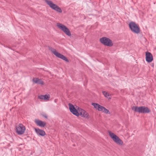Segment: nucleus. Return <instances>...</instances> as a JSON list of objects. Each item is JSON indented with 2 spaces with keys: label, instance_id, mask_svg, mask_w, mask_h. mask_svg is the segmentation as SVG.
Here are the masks:
<instances>
[{
  "label": "nucleus",
  "instance_id": "nucleus-20",
  "mask_svg": "<svg viewBox=\"0 0 156 156\" xmlns=\"http://www.w3.org/2000/svg\"><path fill=\"white\" fill-rule=\"evenodd\" d=\"M41 115L46 119L48 118L47 115L46 113H42L41 114Z\"/></svg>",
  "mask_w": 156,
  "mask_h": 156
},
{
  "label": "nucleus",
  "instance_id": "nucleus-13",
  "mask_svg": "<svg viewBox=\"0 0 156 156\" xmlns=\"http://www.w3.org/2000/svg\"><path fill=\"white\" fill-rule=\"evenodd\" d=\"M33 81L35 83L41 85H43L44 84V82L41 79H39L38 78H34L33 80Z\"/></svg>",
  "mask_w": 156,
  "mask_h": 156
},
{
  "label": "nucleus",
  "instance_id": "nucleus-22",
  "mask_svg": "<svg viewBox=\"0 0 156 156\" xmlns=\"http://www.w3.org/2000/svg\"><path fill=\"white\" fill-rule=\"evenodd\" d=\"M154 66V64H153L152 65V66Z\"/></svg>",
  "mask_w": 156,
  "mask_h": 156
},
{
  "label": "nucleus",
  "instance_id": "nucleus-6",
  "mask_svg": "<svg viewBox=\"0 0 156 156\" xmlns=\"http://www.w3.org/2000/svg\"><path fill=\"white\" fill-rule=\"evenodd\" d=\"M49 50L57 57L62 59L66 62H69V60L67 57L57 52L55 49L52 48H50Z\"/></svg>",
  "mask_w": 156,
  "mask_h": 156
},
{
  "label": "nucleus",
  "instance_id": "nucleus-16",
  "mask_svg": "<svg viewBox=\"0 0 156 156\" xmlns=\"http://www.w3.org/2000/svg\"><path fill=\"white\" fill-rule=\"evenodd\" d=\"M92 105L94 106V108L97 110H98V108L100 105L98 104L94 103H92Z\"/></svg>",
  "mask_w": 156,
  "mask_h": 156
},
{
  "label": "nucleus",
  "instance_id": "nucleus-4",
  "mask_svg": "<svg viewBox=\"0 0 156 156\" xmlns=\"http://www.w3.org/2000/svg\"><path fill=\"white\" fill-rule=\"evenodd\" d=\"M108 133L110 137L116 144L121 145H123V142L118 136L110 131H108Z\"/></svg>",
  "mask_w": 156,
  "mask_h": 156
},
{
  "label": "nucleus",
  "instance_id": "nucleus-21",
  "mask_svg": "<svg viewBox=\"0 0 156 156\" xmlns=\"http://www.w3.org/2000/svg\"><path fill=\"white\" fill-rule=\"evenodd\" d=\"M38 97L39 99L44 100V95H41L39 96Z\"/></svg>",
  "mask_w": 156,
  "mask_h": 156
},
{
  "label": "nucleus",
  "instance_id": "nucleus-2",
  "mask_svg": "<svg viewBox=\"0 0 156 156\" xmlns=\"http://www.w3.org/2000/svg\"><path fill=\"white\" fill-rule=\"evenodd\" d=\"M132 110L135 112L143 114L149 113L151 111L148 107L144 106H133L132 108Z\"/></svg>",
  "mask_w": 156,
  "mask_h": 156
},
{
  "label": "nucleus",
  "instance_id": "nucleus-10",
  "mask_svg": "<svg viewBox=\"0 0 156 156\" xmlns=\"http://www.w3.org/2000/svg\"><path fill=\"white\" fill-rule=\"evenodd\" d=\"M35 130L37 134L40 136H44L46 134L45 131L39 128H35Z\"/></svg>",
  "mask_w": 156,
  "mask_h": 156
},
{
  "label": "nucleus",
  "instance_id": "nucleus-15",
  "mask_svg": "<svg viewBox=\"0 0 156 156\" xmlns=\"http://www.w3.org/2000/svg\"><path fill=\"white\" fill-rule=\"evenodd\" d=\"M54 10L59 13H61L62 12L61 8L58 5Z\"/></svg>",
  "mask_w": 156,
  "mask_h": 156
},
{
  "label": "nucleus",
  "instance_id": "nucleus-1",
  "mask_svg": "<svg viewBox=\"0 0 156 156\" xmlns=\"http://www.w3.org/2000/svg\"><path fill=\"white\" fill-rule=\"evenodd\" d=\"M70 111L74 115L76 116H81L82 117L88 118L89 115L88 113L81 108L76 105V108L72 104H69Z\"/></svg>",
  "mask_w": 156,
  "mask_h": 156
},
{
  "label": "nucleus",
  "instance_id": "nucleus-17",
  "mask_svg": "<svg viewBox=\"0 0 156 156\" xmlns=\"http://www.w3.org/2000/svg\"><path fill=\"white\" fill-rule=\"evenodd\" d=\"M103 109L104 110H103V111L102 112H103L106 114H110V112L105 107H104Z\"/></svg>",
  "mask_w": 156,
  "mask_h": 156
},
{
  "label": "nucleus",
  "instance_id": "nucleus-5",
  "mask_svg": "<svg viewBox=\"0 0 156 156\" xmlns=\"http://www.w3.org/2000/svg\"><path fill=\"white\" fill-rule=\"evenodd\" d=\"M100 41L103 45L107 46L110 47L113 45L112 41L107 37H103L100 38Z\"/></svg>",
  "mask_w": 156,
  "mask_h": 156
},
{
  "label": "nucleus",
  "instance_id": "nucleus-12",
  "mask_svg": "<svg viewBox=\"0 0 156 156\" xmlns=\"http://www.w3.org/2000/svg\"><path fill=\"white\" fill-rule=\"evenodd\" d=\"M35 122L37 126L41 127H44L46 125L45 122L39 120H36Z\"/></svg>",
  "mask_w": 156,
  "mask_h": 156
},
{
  "label": "nucleus",
  "instance_id": "nucleus-19",
  "mask_svg": "<svg viewBox=\"0 0 156 156\" xmlns=\"http://www.w3.org/2000/svg\"><path fill=\"white\" fill-rule=\"evenodd\" d=\"M44 100H48L50 98L49 95H44Z\"/></svg>",
  "mask_w": 156,
  "mask_h": 156
},
{
  "label": "nucleus",
  "instance_id": "nucleus-14",
  "mask_svg": "<svg viewBox=\"0 0 156 156\" xmlns=\"http://www.w3.org/2000/svg\"><path fill=\"white\" fill-rule=\"evenodd\" d=\"M102 93L105 96V97L107 98H108L109 99H111V98L109 97L110 95L107 92L105 91H103L102 92Z\"/></svg>",
  "mask_w": 156,
  "mask_h": 156
},
{
  "label": "nucleus",
  "instance_id": "nucleus-18",
  "mask_svg": "<svg viewBox=\"0 0 156 156\" xmlns=\"http://www.w3.org/2000/svg\"><path fill=\"white\" fill-rule=\"evenodd\" d=\"M104 107L100 105L98 108V110L99 111H102L103 112L104 108Z\"/></svg>",
  "mask_w": 156,
  "mask_h": 156
},
{
  "label": "nucleus",
  "instance_id": "nucleus-9",
  "mask_svg": "<svg viewBox=\"0 0 156 156\" xmlns=\"http://www.w3.org/2000/svg\"><path fill=\"white\" fill-rule=\"evenodd\" d=\"M153 57L151 53L148 51L146 52V60L148 63L151 62L153 60Z\"/></svg>",
  "mask_w": 156,
  "mask_h": 156
},
{
  "label": "nucleus",
  "instance_id": "nucleus-7",
  "mask_svg": "<svg viewBox=\"0 0 156 156\" xmlns=\"http://www.w3.org/2000/svg\"><path fill=\"white\" fill-rule=\"evenodd\" d=\"M57 26L66 35L68 36L71 35V33L69 29L66 26L60 23H57Z\"/></svg>",
  "mask_w": 156,
  "mask_h": 156
},
{
  "label": "nucleus",
  "instance_id": "nucleus-11",
  "mask_svg": "<svg viewBox=\"0 0 156 156\" xmlns=\"http://www.w3.org/2000/svg\"><path fill=\"white\" fill-rule=\"evenodd\" d=\"M46 3L49 6V7L52 9L54 10L57 5L54 4L53 2L50 0H46L45 1Z\"/></svg>",
  "mask_w": 156,
  "mask_h": 156
},
{
  "label": "nucleus",
  "instance_id": "nucleus-23",
  "mask_svg": "<svg viewBox=\"0 0 156 156\" xmlns=\"http://www.w3.org/2000/svg\"><path fill=\"white\" fill-rule=\"evenodd\" d=\"M73 146H75V145H73Z\"/></svg>",
  "mask_w": 156,
  "mask_h": 156
},
{
  "label": "nucleus",
  "instance_id": "nucleus-8",
  "mask_svg": "<svg viewBox=\"0 0 156 156\" xmlns=\"http://www.w3.org/2000/svg\"><path fill=\"white\" fill-rule=\"evenodd\" d=\"M25 127L22 124H19L16 127V132L18 135L23 134L25 130Z\"/></svg>",
  "mask_w": 156,
  "mask_h": 156
},
{
  "label": "nucleus",
  "instance_id": "nucleus-3",
  "mask_svg": "<svg viewBox=\"0 0 156 156\" xmlns=\"http://www.w3.org/2000/svg\"><path fill=\"white\" fill-rule=\"evenodd\" d=\"M129 27L131 31L133 33L138 34L140 32L139 26L134 22H130L129 24Z\"/></svg>",
  "mask_w": 156,
  "mask_h": 156
}]
</instances>
